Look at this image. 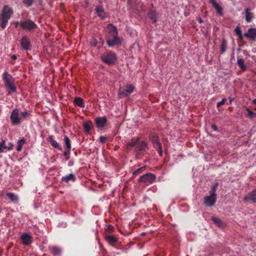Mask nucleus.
Segmentation results:
<instances>
[{
	"label": "nucleus",
	"instance_id": "nucleus-23",
	"mask_svg": "<svg viewBox=\"0 0 256 256\" xmlns=\"http://www.w3.org/2000/svg\"><path fill=\"white\" fill-rule=\"evenodd\" d=\"M212 220L220 228H224L225 226V224L220 218L212 216Z\"/></svg>",
	"mask_w": 256,
	"mask_h": 256
},
{
	"label": "nucleus",
	"instance_id": "nucleus-9",
	"mask_svg": "<svg viewBox=\"0 0 256 256\" xmlns=\"http://www.w3.org/2000/svg\"><path fill=\"white\" fill-rule=\"evenodd\" d=\"M148 148V142L145 140L138 142V144L134 148V152L136 154H140L144 152Z\"/></svg>",
	"mask_w": 256,
	"mask_h": 256
},
{
	"label": "nucleus",
	"instance_id": "nucleus-10",
	"mask_svg": "<svg viewBox=\"0 0 256 256\" xmlns=\"http://www.w3.org/2000/svg\"><path fill=\"white\" fill-rule=\"evenodd\" d=\"M245 202L256 204V188L249 192L244 198Z\"/></svg>",
	"mask_w": 256,
	"mask_h": 256
},
{
	"label": "nucleus",
	"instance_id": "nucleus-56",
	"mask_svg": "<svg viewBox=\"0 0 256 256\" xmlns=\"http://www.w3.org/2000/svg\"><path fill=\"white\" fill-rule=\"evenodd\" d=\"M14 24H15V26L16 28H17L18 26V25L20 26V22H14Z\"/></svg>",
	"mask_w": 256,
	"mask_h": 256
},
{
	"label": "nucleus",
	"instance_id": "nucleus-55",
	"mask_svg": "<svg viewBox=\"0 0 256 256\" xmlns=\"http://www.w3.org/2000/svg\"><path fill=\"white\" fill-rule=\"evenodd\" d=\"M228 99L230 100L229 104H232V102L234 100V98H232L230 97H229Z\"/></svg>",
	"mask_w": 256,
	"mask_h": 256
},
{
	"label": "nucleus",
	"instance_id": "nucleus-44",
	"mask_svg": "<svg viewBox=\"0 0 256 256\" xmlns=\"http://www.w3.org/2000/svg\"><path fill=\"white\" fill-rule=\"evenodd\" d=\"M6 150L10 151L13 149L14 144L12 142H9L8 145H6Z\"/></svg>",
	"mask_w": 256,
	"mask_h": 256
},
{
	"label": "nucleus",
	"instance_id": "nucleus-2",
	"mask_svg": "<svg viewBox=\"0 0 256 256\" xmlns=\"http://www.w3.org/2000/svg\"><path fill=\"white\" fill-rule=\"evenodd\" d=\"M14 12L8 6H4L2 13L0 14V26L4 29L6 28L8 20L10 19Z\"/></svg>",
	"mask_w": 256,
	"mask_h": 256
},
{
	"label": "nucleus",
	"instance_id": "nucleus-50",
	"mask_svg": "<svg viewBox=\"0 0 256 256\" xmlns=\"http://www.w3.org/2000/svg\"><path fill=\"white\" fill-rule=\"evenodd\" d=\"M117 242V241H108V244L112 246H114L115 245V244Z\"/></svg>",
	"mask_w": 256,
	"mask_h": 256
},
{
	"label": "nucleus",
	"instance_id": "nucleus-15",
	"mask_svg": "<svg viewBox=\"0 0 256 256\" xmlns=\"http://www.w3.org/2000/svg\"><path fill=\"white\" fill-rule=\"evenodd\" d=\"M244 36L250 40H254L256 38V28H249L248 32L244 34Z\"/></svg>",
	"mask_w": 256,
	"mask_h": 256
},
{
	"label": "nucleus",
	"instance_id": "nucleus-34",
	"mask_svg": "<svg viewBox=\"0 0 256 256\" xmlns=\"http://www.w3.org/2000/svg\"><path fill=\"white\" fill-rule=\"evenodd\" d=\"M104 230L107 233L110 234L113 232L114 228L112 225L108 224L106 226Z\"/></svg>",
	"mask_w": 256,
	"mask_h": 256
},
{
	"label": "nucleus",
	"instance_id": "nucleus-47",
	"mask_svg": "<svg viewBox=\"0 0 256 256\" xmlns=\"http://www.w3.org/2000/svg\"><path fill=\"white\" fill-rule=\"evenodd\" d=\"M234 32H236V34L238 36V35H240L242 33V31L240 28V27L238 26H237L235 29H234Z\"/></svg>",
	"mask_w": 256,
	"mask_h": 256
},
{
	"label": "nucleus",
	"instance_id": "nucleus-58",
	"mask_svg": "<svg viewBox=\"0 0 256 256\" xmlns=\"http://www.w3.org/2000/svg\"><path fill=\"white\" fill-rule=\"evenodd\" d=\"M253 103L256 104V98L253 100Z\"/></svg>",
	"mask_w": 256,
	"mask_h": 256
},
{
	"label": "nucleus",
	"instance_id": "nucleus-19",
	"mask_svg": "<svg viewBox=\"0 0 256 256\" xmlns=\"http://www.w3.org/2000/svg\"><path fill=\"white\" fill-rule=\"evenodd\" d=\"M210 2L212 6L216 10L217 13L220 16L224 15L223 8L220 6L215 0H210Z\"/></svg>",
	"mask_w": 256,
	"mask_h": 256
},
{
	"label": "nucleus",
	"instance_id": "nucleus-48",
	"mask_svg": "<svg viewBox=\"0 0 256 256\" xmlns=\"http://www.w3.org/2000/svg\"><path fill=\"white\" fill-rule=\"evenodd\" d=\"M92 44L94 46H98L97 40L96 39L93 40Z\"/></svg>",
	"mask_w": 256,
	"mask_h": 256
},
{
	"label": "nucleus",
	"instance_id": "nucleus-51",
	"mask_svg": "<svg viewBox=\"0 0 256 256\" xmlns=\"http://www.w3.org/2000/svg\"><path fill=\"white\" fill-rule=\"evenodd\" d=\"M211 128L214 131H216L218 130L217 126L215 124H212Z\"/></svg>",
	"mask_w": 256,
	"mask_h": 256
},
{
	"label": "nucleus",
	"instance_id": "nucleus-7",
	"mask_svg": "<svg viewBox=\"0 0 256 256\" xmlns=\"http://www.w3.org/2000/svg\"><path fill=\"white\" fill-rule=\"evenodd\" d=\"M156 176L152 173H147L141 176L138 180V182L146 184H152L156 181Z\"/></svg>",
	"mask_w": 256,
	"mask_h": 256
},
{
	"label": "nucleus",
	"instance_id": "nucleus-11",
	"mask_svg": "<svg viewBox=\"0 0 256 256\" xmlns=\"http://www.w3.org/2000/svg\"><path fill=\"white\" fill-rule=\"evenodd\" d=\"M20 45L22 48L26 50H30L32 45L29 38L26 36H22L20 40Z\"/></svg>",
	"mask_w": 256,
	"mask_h": 256
},
{
	"label": "nucleus",
	"instance_id": "nucleus-12",
	"mask_svg": "<svg viewBox=\"0 0 256 256\" xmlns=\"http://www.w3.org/2000/svg\"><path fill=\"white\" fill-rule=\"evenodd\" d=\"M148 16L150 19L152 21V23L156 24L158 19V14L156 10L154 9L153 5L149 8Z\"/></svg>",
	"mask_w": 256,
	"mask_h": 256
},
{
	"label": "nucleus",
	"instance_id": "nucleus-22",
	"mask_svg": "<svg viewBox=\"0 0 256 256\" xmlns=\"http://www.w3.org/2000/svg\"><path fill=\"white\" fill-rule=\"evenodd\" d=\"M6 196L10 199V201L14 204H17L18 202V196L13 192H7Z\"/></svg>",
	"mask_w": 256,
	"mask_h": 256
},
{
	"label": "nucleus",
	"instance_id": "nucleus-1",
	"mask_svg": "<svg viewBox=\"0 0 256 256\" xmlns=\"http://www.w3.org/2000/svg\"><path fill=\"white\" fill-rule=\"evenodd\" d=\"M106 34V43L109 47L120 46L121 45L122 40L118 36L117 28L112 24H108L107 26Z\"/></svg>",
	"mask_w": 256,
	"mask_h": 256
},
{
	"label": "nucleus",
	"instance_id": "nucleus-14",
	"mask_svg": "<svg viewBox=\"0 0 256 256\" xmlns=\"http://www.w3.org/2000/svg\"><path fill=\"white\" fill-rule=\"evenodd\" d=\"M94 122L98 128H102L105 126L107 119L106 116L98 117L95 118Z\"/></svg>",
	"mask_w": 256,
	"mask_h": 256
},
{
	"label": "nucleus",
	"instance_id": "nucleus-6",
	"mask_svg": "<svg viewBox=\"0 0 256 256\" xmlns=\"http://www.w3.org/2000/svg\"><path fill=\"white\" fill-rule=\"evenodd\" d=\"M134 90V86L132 84L127 85L126 88L120 87L118 92V96L120 98L126 97L132 94Z\"/></svg>",
	"mask_w": 256,
	"mask_h": 256
},
{
	"label": "nucleus",
	"instance_id": "nucleus-3",
	"mask_svg": "<svg viewBox=\"0 0 256 256\" xmlns=\"http://www.w3.org/2000/svg\"><path fill=\"white\" fill-rule=\"evenodd\" d=\"M100 58L102 61L108 66L115 64L117 60L116 54L110 50H106V51L102 54Z\"/></svg>",
	"mask_w": 256,
	"mask_h": 256
},
{
	"label": "nucleus",
	"instance_id": "nucleus-17",
	"mask_svg": "<svg viewBox=\"0 0 256 256\" xmlns=\"http://www.w3.org/2000/svg\"><path fill=\"white\" fill-rule=\"evenodd\" d=\"M94 10H96L98 16L102 20H104L106 18V14L104 10V8L102 6H97Z\"/></svg>",
	"mask_w": 256,
	"mask_h": 256
},
{
	"label": "nucleus",
	"instance_id": "nucleus-53",
	"mask_svg": "<svg viewBox=\"0 0 256 256\" xmlns=\"http://www.w3.org/2000/svg\"><path fill=\"white\" fill-rule=\"evenodd\" d=\"M238 38L240 40H242L244 38V36H242V34H241L240 35H238Z\"/></svg>",
	"mask_w": 256,
	"mask_h": 256
},
{
	"label": "nucleus",
	"instance_id": "nucleus-24",
	"mask_svg": "<svg viewBox=\"0 0 256 256\" xmlns=\"http://www.w3.org/2000/svg\"><path fill=\"white\" fill-rule=\"evenodd\" d=\"M74 102L76 106L80 108H84L85 106L84 104V100L80 97L76 98L74 100Z\"/></svg>",
	"mask_w": 256,
	"mask_h": 256
},
{
	"label": "nucleus",
	"instance_id": "nucleus-36",
	"mask_svg": "<svg viewBox=\"0 0 256 256\" xmlns=\"http://www.w3.org/2000/svg\"><path fill=\"white\" fill-rule=\"evenodd\" d=\"M53 254H59L60 253V249L58 247H53L51 249Z\"/></svg>",
	"mask_w": 256,
	"mask_h": 256
},
{
	"label": "nucleus",
	"instance_id": "nucleus-33",
	"mask_svg": "<svg viewBox=\"0 0 256 256\" xmlns=\"http://www.w3.org/2000/svg\"><path fill=\"white\" fill-rule=\"evenodd\" d=\"M30 115L29 112L28 110H25L24 112H22L20 114V116L22 118V121L24 120H26Z\"/></svg>",
	"mask_w": 256,
	"mask_h": 256
},
{
	"label": "nucleus",
	"instance_id": "nucleus-8",
	"mask_svg": "<svg viewBox=\"0 0 256 256\" xmlns=\"http://www.w3.org/2000/svg\"><path fill=\"white\" fill-rule=\"evenodd\" d=\"M10 118L12 124L14 126H17L22 122V118L20 116L19 110L15 108L11 112Z\"/></svg>",
	"mask_w": 256,
	"mask_h": 256
},
{
	"label": "nucleus",
	"instance_id": "nucleus-35",
	"mask_svg": "<svg viewBox=\"0 0 256 256\" xmlns=\"http://www.w3.org/2000/svg\"><path fill=\"white\" fill-rule=\"evenodd\" d=\"M4 150H6V146L5 144V142L3 140L0 142V153L3 152Z\"/></svg>",
	"mask_w": 256,
	"mask_h": 256
},
{
	"label": "nucleus",
	"instance_id": "nucleus-59",
	"mask_svg": "<svg viewBox=\"0 0 256 256\" xmlns=\"http://www.w3.org/2000/svg\"><path fill=\"white\" fill-rule=\"evenodd\" d=\"M144 232H142V235H144Z\"/></svg>",
	"mask_w": 256,
	"mask_h": 256
},
{
	"label": "nucleus",
	"instance_id": "nucleus-32",
	"mask_svg": "<svg viewBox=\"0 0 256 256\" xmlns=\"http://www.w3.org/2000/svg\"><path fill=\"white\" fill-rule=\"evenodd\" d=\"M227 48V42L226 40L223 38L222 41L220 44V50L222 53H224L226 52Z\"/></svg>",
	"mask_w": 256,
	"mask_h": 256
},
{
	"label": "nucleus",
	"instance_id": "nucleus-45",
	"mask_svg": "<svg viewBox=\"0 0 256 256\" xmlns=\"http://www.w3.org/2000/svg\"><path fill=\"white\" fill-rule=\"evenodd\" d=\"M247 110L248 112V116L250 118H252L256 115L255 113L251 111L250 110L247 109Z\"/></svg>",
	"mask_w": 256,
	"mask_h": 256
},
{
	"label": "nucleus",
	"instance_id": "nucleus-49",
	"mask_svg": "<svg viewBox=\"0 0 256 256\" xmlns=\"http://www.w3.org/2000/svg\"><path fill=\"white\" fill-rule=\"evenodd\" d=\"M32 243V241H23L22 244L25 246H28Z\"/></svg>",
	"mask_w": 256,
	"mask_h": 256
},
{
	"label": "nucleus",
	"instance_id": "nucleus-57",
	"mask_svg": "<svg viewBox=\"0 0 256 256\" xmlns=\"http://www.w3.org/2000/svg\"><path fill=\"white\" fill-rule=\"evenodd\" d=\"M198 21L200 23H202L203 22V20H202L201 18H199Z\"/></svg>",
	"mask_w": 256,
	"mask_h": 256
},
{
	"label": "nucleus",
	"instance_id": "nucleus-43",
	"mask_svg": "<svg viewBox=\"0 0 256 256\" xmlns=\"http://www.w3.org/2000/svg\"><path fill=\"white\" fill-rule=\"evenodd\" d=\"M226 101H227V100L226 98H222L220 102H219L217 103V104H216L217 108H219L221 106L224 104L226 102Z\"/></svg>",
	"mask_w": 256,
	"mask_h": 256
},
{
	"label": "nucleus",
	"instance_id": "nucleus-42",
	"mask_svg": "<svg viewBox=\"0 0 256 256\" xmlns=\"http://www.w3.org/2000/svg\"><path fill=\"white\" fill-rule=\"evenodd\" d=\"M98 45V48H100L104 44V40L103 38L102 37H100L98 38V40L97 41Z\"/></svg>",
	"mask_w": 256,
	"mask_h": 256
},
{
	"label": "nucleus",
	"instance_id": "nucleus-39",
	"mask_svg": "<svg viewBox=\"0 0 256 256\" xmlns=\"http://www.w3.org/2000/svg\"><path fill=\"white\" fill-rule=\"evenodd\" d=\"M106 240H118V238L113 234H108L106 236Z\"/></svg>",
	"mask_w": 256,
	"mask_h": 256
},
{
	"label": "nucleus",
	"instance_id": "nucleus-25",
	"mask_svg": "<svg viewBox=\"0 0 256 256\" xmlns=\"http://www.w3.org/2000/svg\"><path fill=\"white\" fill-rule=\"evenodd\" d=\"M146 166H142L140 168H137L136 170H134L132 172V178H134L136 176L142 173L146 170Z\"/></svg>",
	"mask_w": 256,
	"mask_h": 256
},
{
	"label": "nucleus",
	"instance_id": "nucleus-29",
	"mask_svg": "<svg viewBox=\"0 0 256 256\" xmlns=\"http://www.w3.org/2000/svg\"><path fill=\"white\" fill-rule=\"evenodd\" d=\"M64 144H65L66 149L71 150L72 146H71L70 140L68 136H64Z\"/></svg>",
	"mask_w": 256,
	"mask_h": 256
},
{
	"label": "nucleus",
	"instance_id": "nucleus-5",
	"mask_svg": "<svg viewBox=\"0 0 256 256\" xmlns=\"http://www.w3.org/2000/svg\"><path fill=\"white\" fill-rule=\"evenodd\" d=\"M20 26L23 30L30 32L34 31L38 27V25L30 19L20 21Z\"/></svg>",
	"mask_w": 256,
	"mask_h": 256
},
{
	"label": "nucleus",
	"instance_id": "nucleus-46",
	"mask_svg": "<svg viewBox=\"0 0 256 256\" xmlns=\"http://www.w3.org/2000/svg\"><path fill=\"white\" fill-rule=\"evenodd\" d=\"M106 140H107V137L105 136H100L99 138L100 142L101 143L106 142Z\"/></svg>",
	"mask_w": 256,
	"mask_h": 256
},
{
	"label": "nucleus",
	"instance_id": "nucleus-41",
	"mask_svg": "<svg viewBox=\"0 0 256 256\" xmlns=\"http://www.w3.org/2000/svg\"><path fill=\"white\" fill-rule=\"evenodd\" d=\"M22 2L29 7L32 5L34 0H22Z\"/></svg>",
	"mask_w": 256,
	"mask_h": 256
},
{
	"label": "nucleus",
	"instance_id": "nucleus-37",
	"mask_svg": "<svg viewBox=\"0 0 256 256\" xmlns=\"http://www.w3.org/2000/svg\"><path fill=\"white\" fill-rule=\"evenodd\" d=\"M21 240H29L30 238V235L28 233H24L21 236Z\"/></svg>",
	"mask_w": 256,
	"mask_h": 256
},
{
	"label": "nucleus",
	"instance_id": "nucleus-13",
	"mask_svg": "<svg viewBox=\"0 0 256 256\" xmlns=\"http://www.w3.org/2000/svg\"><path fill=\"white\" fill-rule=\"evenodd\" d=\"M216 201V197L210 195L204 198V204L206 206L211 207L213 206Z\"/></svg>",
	"mask_w": 256,
	"mask_h": 256
},
{
	"label": "nucleus",
	"instance_id": "nucleus-60",
	"mask_svg": "<svg viewBox=\"0 0 256 256\" xmlns=\"http://www.w3.org/2000/svg\"><path fill=\"white\" fill-rule=\"evenodd\" d=\"M255 110H256V108H255Z\"/></svg>",
	"mask_w": 256,
	"mask_h": 256
},
{
	"label": "nucleus",
	"instance_id": "nucleus-20",
	"mask_svg": "<svg viewBox=\"0 0 256 256\" xmlns=\"http://www.w3.org/2000/svg\"><path fill=\"white\" fill-rule=\"evenodd\" d=\"M140 139V138L138 136L136 138H134L128 141L126 144V148L127 150H130V148L134 147L137 144Z\"/></svg>",
	"mask_w": 256,
	"mask_h": 256
},
{
	"label": "nucleus",
	"instance_id": "nucleus-16",
	"mask_svg": "<svg viewBox=\"0 0 256 256\" xmlns=\"http://www.w3.org/2000/svg\"><path fill=\"white\" fill-rule=\"evenodd\" d=\"M47 140L48 142H50L52 146L58 149V150H62V146L59 143L54 140V136H50Z\"/></svg>",
	"mask_w": 256,
	"mask_h": 256
},
{
	"label": "nucleus",
	"instance_id": "nucleus-21",
	"mask_svg": "<svg viewBox=\"0 0 256 256\" xmlns=\"http://www.w3.org/2000/svg\"><path fill=\"white\" fill-rule=\"evenodd\" d=\"M76 176L73 174H70L68 175H66L64 176H62V181L65 182L66 183H68L70 181H72V182H74L76 180Z\"/></svg>",
	"mask_w": 256,
	"mask_h": 256
},
{
	"label": "nucleus",
	"instance_id": "nucleus-4",
	"mask_svg": "<svg viewBox=\"0 0 256 256\" xmlns=\"http://www.w3.org/2000/svg\"><path fill=\"white\" fill-rule=\"evenodd\" d=\"M3 80L6 88L11 90L13 93L16 91V86L14 84V78L7 72H5L3 74Z\"/></svg>",
	"mask_w": 256,
	"mask_h": 256
},
{
	"label": "nucleus",
	"instance_id": "nucleus-52",
	"mask_svg": "<svg viewBox=\"0 0 256 256\" xmlns=\"http://www.w3.org/2000/svg\"><path fill=\"white\" fill-rule=\"evenodd\" d=\"M74 164V162L72 160H70L68 163V166H72Z\"/></svg>",
	"mask_w": 256,
	"mask_h": 256
},
{
	"label": "nucleus",
	"instance_id": "nucleus-27",
	"mask_svg": "<svg viewBox=\"0 0 256 256\" xmlns=\"http://www.w3.org/2000/svg\"><path fill=\"white\" fill-rule=\"evenodd\" d=\"M84 131L85 132L88 133L92 130V124L91 122H84L83 124Z\"/></svg>",
	"mask_w": 256,
	"mask_h": 256
},
{
	"label": "nucleus",
	"instance_id": "nucleus-18",
	"mask_svg": "<svg viewBox=\"0 0 256 256\" xmlns=\"http://www.w3.org/2000/svg\"><path fill=\"white\" fill-rule=\"evenodd\" d=\"M149 138L152 142L153 144L154 147L161 144L159 140V137L156 134H151L149 136Z\"/></svg>",
	"mask_w": 256,
	"mask_h": 256
},
{
	"label": "nucleus",
	"instance_id": "nucleus-31",
	"mask_svg": "<svg viewBox=\"0 0 256 256\" xmlns=\"http://www.w3.org/2000/svg\"><path fill=\"white\" fill-rule=\"evenodd\" d=\"M218 186V182H216L213 184L211 190L210 191V195L216 197V192Z\"/></svg>",
	"mask_w": 256,
	"mask_h": 256
},
{
	"label": "nucleus",
	"instance_id": "nucleus-28",
	"mask_svg": "<svg viewBox=\"0 0 256 256\" xmlns=\"http://www.w3.org/2000/svg\"><path fill=\"white\" fill-rule=\"evenodd\" d=\"M26 142V140L24 138H22L20 140H19L18 142V146L16 147V150L18 152H20L22 150V148L24 144Z\"/></svg>",
	"mask_w": 256,
	"mask_h": 256
},
{
	"label": "nucleus",
	"instance_id": "nucleus-54",
	"mask_svg": "<svg viewBox=\"0 0 256 256\" xmlns=\"http://www.w3.org/2000/svg\"><path fill=\"white\" fill-rule=\"evenodd\" d=\"M11 58L14 60H16L17 58V56L15 54L12 55Z\"/></svg>",
	"mask_w": 256,
	"mask_h": 256
},
{
	"label": "nucleus",
	"instance_id": "nucleus-26",
	"mask_svg": "<svg viewBox=\"0 0 256 256\" xmlns=\"http://www.w3.org/2000/svg\"><path fill=\"white\" fill-rule=\"evenodd\" d=\"M245 16L246 21L248 22H250L252 19V13L248 8L245 10Z\"/></svg>",
	"mask_w": 256,
	"mask_h": 256
},
{
	"label": "nucleus",
	"instance_id": "nucleus-40",
	"mask_svg": "<svg viewBox=\"0 0 256 256\" xmlns=\"http://www.w3.org/2000/svg\"><path fill=\"white\" fill-rule=\"evenodd\" d=\"M155 148H156V150L159 154V156H162V154H163V152H162V144L158 146Z\"/></svg>",
	"mask_w": 256,
	"mask_h": 256
},
{
	"label": "nucleus",
	"instance_id": "nucleus-38",
	"mask_svg": "<svg viewBox=\"0 0 256 256\" xmlns=\"http://www.w3.org/2000/svg\"><path fill=\"white\" fill-rule=\"evenodd\" d=\"M71 150H67L66 149L64 152L63 153V155L66 157V160H68L70 159V153Z\"/></svg>",
	"mask_w": 256,
	"mask_h": 256
},
{
	"label": "nucleus",
	"instance_id": "nucleus-30",
	"mask_svg": "<svg viewBox=\"0 0 256 256\" xmlns=\"http://www.w3.org/2000/svg\"><path fill=\"white\" fill-rule=\"evenodd\" d=\"M237 63L241 70L245 71L246 69V66L244 64V60L242 58H238Z\"/></svg>",
	"mask_w": 256,
	"mask_h": 256
}]
</instances>
